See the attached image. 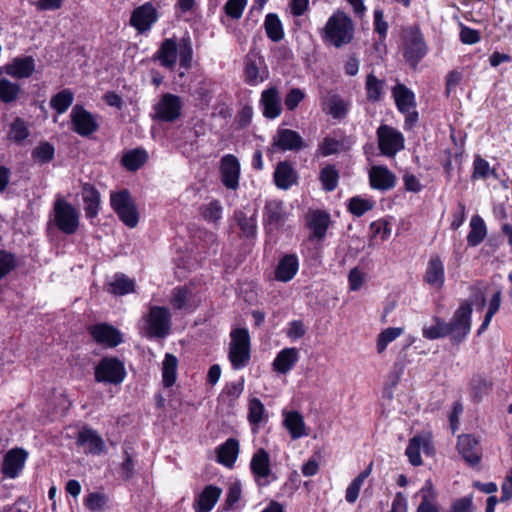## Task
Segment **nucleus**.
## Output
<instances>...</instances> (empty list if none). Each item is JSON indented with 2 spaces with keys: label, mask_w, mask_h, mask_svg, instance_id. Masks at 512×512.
<instances>
[{
  "label": "nucleus",
  "mask_w": 512,
  "mask_h": 512,
  "mask_svg": "<svg viewBox=\"0 0 512 512\" xmlns=\"http://www.w3.org/2000/svg\"><path fill=\"white\" fill-rule=\"evenodd\" d=\"M250 468L258 480L267 478L271 474L268 452L262 448L258 449L252 456Z\"/></svg>",
  "instance_id": "obj_35"
},
{
  "label": "nucleus",
  "mask_w": 512,
  "mask_h": 512,
  "mask_svg": "<svg viewBox=\"0 0 512 512\" xmlns=\"http://www.w3.org/2000/svg\"><path fill=\"white\" fill-rule=\"evenodd\" d=\"M423 280L435 289H441L445 283V269L441 258L432 255L427 263Z\"/></svg>",
  "instance_id": "obj_23"
},
{
  "label": "nucleus",
  "mask_w": 512,
  "mask_h": 512,
  "mask_svg": "<svg viewBox=\"0 0 512 512\" xmlns=\"http://www.w3.org/2000/svg\"><path fill=\"white\" fill-rule=\"evenodd\" d=\"M94 377L98 383L119 385L126 377L124 363L116 357H104L95 366Z\"/></svg>",
  "instance_id": "obj_4"
},
{
  "label": "nucleus",
  "mask_w": 512,
  "mask_h": 512,
  "mask_svg": "<svg viewBox=\"0 0 512 512\" xmlns=\"http://www.w3.org/2000/svg\"><path fill=\"white\" fill-rule=\"evenodd\" d=\"M487 228L484 220L479 215L472 216L470 231L467 235V243L470 247L478 246L486 237Z\"/></svg>",
  "instance_id": "obj_39"
},
{
  "label": "nucleus",
  "mask_w": 512,
  "mask_h": 512,
  "mask_svg": "<svg viewBox=\"0 0 512 512\" xmlns=\"http://www.w3.org/2000/svg\"><path fill=\"white\" fill-rule=\"evenodd\" d=\"M110 203L112 209L126 226L129 228L137 226L139 215L137 207L128 190L111 192Z\"/></svg>",
  "instance_id": "obj_3"
},
{
  "label": "nucleus",
  "mask_w": 512,
  "mask_h": 512,
  "mask_svg": "<svg viewBox=\"0 0 512 512\" xmlns=\"http://www.w3.org/2000/svg\"><path fill=\"white\" fill-rule=\"evenodd\" d=\"M134 281L125 274H116L109 283V292L115 295H125L134 291Z\"/></svg>",
  "instance_id": "obj_45"
},
{
  "label": "nucleus",
  "mask_w": 512,
  "mask_h": 512,
  "mask_svg": "<svg viewBox=\"0 0 512 512\" xmlns=\"http://www.w3.org/2000/svg\"><path fill=\"white\" fill-rule=\"evenodd\" d=\"M402 332V328L398 327H389L383 330L377 339L376 347L378 353H382L386 349L387 345L398 338Z\"/></svg>",
  "instance_id": "obj_55"
},
{
  "label": "nucleus",
  "mask_w": 512,
  "mask_h": 512,
  "mask_svg": "<svg viewBox=\"0 0 512 512\" xmlns=\"http://www.w3.org/2000/svg\"><path fill=\"white\" fill-rule=\"evenodd\" d=\"M378 147L382 155L394 157L399 151L404 149V136L397 129L382 124L376 131Z\"/></svg>",
  "instance_id": "obj_8"
},
{
  "label": "nucleus",
  "mask_w": 512,
  "mask_h": 512,
  "mask_svg": "<svg viewBox=\"0 0 512 512\" xmlns=\"http://www.w3.org/2000/svg\"><path fill=\"white\" fill-rule=\"evenodd\" d=\"M429 444V439L421 435H416L409 441L405 454L413 466H419L422 464L420 451L423 449L424 452H427Z\"/></svg>",
  "instance_id": "obj_37"
},
{
  "label": "nucleus",
  "mask_w": 512,
  "mask_h": 512,
  "mask_svg": "<svg viewBox=\"0 0 512 512\" xmlns=\"http://www.w3.org/2000/svg\"><path fill=\"white\" fill-rule=\"evenodd\" d=\"M148 154L144 149L130 150L122 158L123 165L130 171L139 169L147 160Z\"/></svg>",
  "instance_id": "obj_46"
},
{
  "label": "nucleus",
  "mask_w": 512,
  "mask_h": 512,
  "mask_svg": "<svg viewBox=\"0 0 512 512\" xmlns=\"http://www.w3.org/2000/svg\"><path fill=\"white\" fill-rule=\"evenodd\" d=\"M54 222L61 232L72 235L79 228V211L66 200L58 199L54 204Z\"/></svg>",
  "instance_id": "obj_5"
},
{
  "label": "nucleus",
  "mask_w": 512,
  "mask_h": 512,
  "mask_svg": "<svg viewBox=\"0 0 512 512\" xmlns=\"http://www.w3.org/2000/svg\"><path fill=\"white\" fill-rule=\"evenodd\" d=\"M266 34L273 42H279L284 37L282 23L274 13H269L264 22Z\"/></svg>",
  "instance_id": "obj_44"
},
{
  "label": "nucleus",
  "mask_w": 512,
  "mask_h": 512,
  "mask_svg": "<svg viewBox=\"0 0 512 512\" xmlns=\"http://www.w3.org/2000/svg\"><path fill=\"white\" fill-rule=\"evenodd\" d=\"M457 448L465 462L471 466L478 465L481 458V448L475 437L470 434L458 437Z\"/></svg>",
  "instance_id": "obj_17"
},
{
  "label": "nucleus",
  "mask_w": 512,
  "mask_h": 512,
  "mask_svg": "<svg viewBox=\"0 0 512 512\" xmlns=\"http://www.w3.org/2000/svg\"><path fill=\"white\" fill-rule=\"evenodd\" d=\"M299 360V351L295 347L284 348L276 355L272 366L274 371L287 374Z\"/></svg>",
  "instance_id": "obj_28"
},
{
  "label": "nucleus",
  "mask_w": 512,
  "mask_h": 512,
  "mask_svg": "<svg viewBox=\"0 0 512 512\" xmlns=\"http://www.w3.org/2000/svg\"><path fill=\"white\" fill-rule=\"evenodd\" d=\"M372 472V463H370L347 487L345 499L348 503H355L359 497L360 489L364 481Z\"/></svg>",
  "instance_id": "obj_43"
},
{
  "label": "nucleus",
  "mask_w": 512,
  "mask_h": 512,
  "mask_svg": "<svg viewBox=\"0 0 512 512\" xmlns=\"http://www.w3.org/2000/svg\"><path fill=\"white\" fill-rule=\"evenodd\" d=\"M29 135L28 124L22 118H15L9 125L7 137L11 142L22 145Z\"/></svg>",
  "instance_id": "obj_40"
},
{
  "label": "nucleus",
  "mask_w": 512,
  "mask_h": 512,
  "mask_svg": "<svg viewBox=\"0 0 512 512\" xmlns=\"http://www.w3.org/2000/svg\"><path fill=\"white\" fill-rule=\"evenodd\" d=\"M283 425L293 440L309 435L304 418L298 411L284 412Z\"/></svg>",
  "instance_id": "obj_26"
},
{
  "label": "nucleus",
  "mask_w": 512,
  "mask_h": 512,
  "mask_svg": "<svg viewBox=\"0 0 512 512\" xmlns=\"http://www.w3.org/2000/svg\"><path fill=\"white\" fill-rule=\"evenodd\" d=\"M183 102L178 95L163 94L154 106L156 118L164 122H174L181 116Z\"/></svg>",
  "instance_id": "obj_12"
},
{
  "label": "nucleus",
  "mask_w": 512,
  "mask_h": 512,
  "mask_svg": "<svg viewBox=\"0 0 512 512\" xmlns=\"http://www.w3.org/2000/svg\"><path fill=\"white\" fill-rule=\"evenodd\" d=\"M158 12L151 2L136 7L130 18V25L135 28L139 34L148 32L158 20Z\"/></svg>",
  "instance_id": "obj_11"
},
{
  "label": "nucleus",
  "mask_w": 512,
  "mask_h": 512,
  "mask_svg": "<svg viewBox=\"0 0 512 512\" xmlns=\"http://www.w3.org/2000/svg\"><path fill=\"white\" fill-rule=\"evenodd\" d=\"M77 442L86 447V451L93 455H99L105 451V443L101 436L93 429L84 428L79 432Z\"/></svg>",
  "instance_id": "obj_27"
},
{
  "label": "nucleus",
  "mask_w": 512,
  "mask_h": 512,
  "mask_svg": "<svg viewBox=\"0 0 512 512\" xmlns=\"http://www.w3.org/2000/svg\"><path fill=\"white\" fill-rule=\"evenodd\" d=\"M322 109L333 119L341 120L345 118L350 110L351 103L336 93H328L322 97Z\"/></svg>",
  "instance_id": "obj_15"
},
{
  "label": "nucleus",
  "mask_w": 512,
  "mask_h": 512,
  "mask_svg": "<svg viewBox=\"0 0 512 512\" xmlns=\"http://www.w3.org/2000/svg\"><path fill=\"white\" fill-rule=\"evenodd\" d=\"M396 106L401 113L409 112L416 107L415 94L403 84H397L392 89Z\"/></svg>",
  "instance_id": "obj_31"
},
{
  "label": "nucleus",
  "mask_w": 512,
  "mask_h": 512,
  "mask_svg": "<svg viewBox=\"0 0 512 512\" xmlns=\"http://www.w3.org/2000/svg\"><path fill=\"white\" fill-rule=\"evenodd\" d=\"M171 328V314L166 307L152 306L145 317V333L149 338H164Z\"/></svg>",
  "instance_id": "obj_6"
},
{
  "label": "nucleus",
  "mask_w": 512,
  "mask_h": 512,
  "mask_svg": "<svg viewBox=\"0 0 512 512\" xmlns=\"http://www.w3.org/2000/svg\"><path fill=\"white\" fill-rule=\"evenodd\" d=\"M418 495L421 497V502L418 505L416 512H440V508L437 503V493L431 480L425 481L424 485L419 490Z\"/></svg>",
  "instance_id": "obj_30"
},
{
  "label": "nucleus",
  "mask_w": 512,
  "mask_h": 512,
  "mask_svg": "<svg viewBox=\"0 0 512 512\" xmlns=\"http://www.w3.org/2000/svg\"><path fill=\"white\" fill-rule=\"evenodd\" d=\"M170 303L174 309L194 310L195 301L192 290L187 286L176 287L172 291Z\"/></svg>",
  "instance_id": "obj_36"
},
{
  "label": "nucleus",
  "mask_w": 512,
  "mask_h": 512,
  "mask_svg": "<svg viewBox=\"0 0 512 512\" xmlns=\"http://www.w3.org/2000/svg\"><path fill=\"white\" fill-rule=\"evenodd\" d=\"M73 100V92L69 89H64L51 98L50 104L58 114H63L72 105Z\"/></svg>",
  "instance_id": "obj_47"
},
{
  "label": "nucleus",
  "mask_w": 512,
  "mask_h": 512,
  "mask_svg": "<svg viewBox=\"0 0 512 512\" xmlns=\"http://www.w3.org/2000/svg\"><path fill=\"white\" fill-rule=\"evenodd\" d=\"M178 360L173 354L167 353L162 363L163 385L167 388L174 385L177 379Z\"/></svg>",
  "instance_id": "obj_42"
},
{
  "label": "nucleus",
  "mask_w": 512,
  "mask_h": 512,
  "mask_svg": "<svg viewBox=\"0 0 512 512\" xmlns=\"http://www.w3.org/2000/svg\"><path fill=\"white\" fill-rule=\"evenodd\" d=\"M90 333L98 344L106 347H116L123 341L120 331L106 323L92 326Z\"/></svg>",
  "instance_id": "obj_18"
},
{
  "label": "nucleus",
  "mask_w": 512,
  "mask_h": 512,
  "mask_svg": "<svg viewBox=\"0 0 512 512\" xmlns=\"http://www.w3.org/2000/svg\"><path fill=\"white\" fill-rule=\"evenodd\" d=\"M447 512H473V497L470 495L455 500Z\"/></svg>",
  "instance_id": "obj_64"
},
{
  "label": "nucleus",
  "mask_w": 512,
  "mask_h": 512,
  "mask_svg": "<svg viewBox=\"0 0 512 512\" xmlns=\"http://www.w3.org/2000/svg\"><path fill=\"white\" fill-rule=\"evenodd\" d=\"M16 266L15 255L6 250H0V281L12 272Z\"/></svg>",
  "instance_id": "obj_59"
},
{
  "label": "nucleus",
  "mask_w": 512,
  "mask_h": 512,
  "mask_svg": "<svg viewBox=\"0 0 512 512\" xmlns=\"http://www.w3.org/2000/svg\"><path fill=\"white\" fill-rule=\"evenodd\" d=\"M470 386L474 397L476 399H481L490 392L492 382L482 375H475L471 379Z\"/></svg>",
  "instance_id": "obj_52"
},
{
  "label": "nucleus",
  "mask_w": 512,
  "mask_h": 512,
  "mask_svg": "<svg viewBox=\"0 0 512 512\" xmlns=\"http://www.w3.org/2000/svg\"><path fill=\"white\" fill-rule=\"evenodd\" d=\"M299 268L298 258L295 254L284 255L275 270V279L288 282L294 278Z\"/></svg>",
  "instance_id": "obj_29"
},
{
  "label": "nucleus",
  "mask_w": 512,
  "mask_h": 512,
  "mask_svg": "<svg viewBox=\"0 0 512 512\" xmlns=\"http://www.w3.org/2000/svg\"><path fill=\"white\" fill-rule=\"evenodd\" d=\"M55 149L52 144L48 142H41L34 149V158H37L41 163L50 162L54 158Z\"/></svg>",
  "instance_id": "obj_62"
},
{
  "label": "nucleus",
  "mask_w": 512,
  "mask_h": 512,
  "mask_svg": "<svg viewBox=\"0 0 512 512\" xmlns=\"http://www.w3.org/2000/svg\"><path fill=\"white\" fill-rule=\"evenodd\" d=\"M265 408L258 398H252L248 405V420L251 425H258L263 421Z\"/></svg>",
  "instance_id": "obj_56"
},
{
  "label": "nucleus",
  "mask_w": 512,
  "mask_h": 512,
  "mask_svg": "<svg viewBox=\"0 0 512 512\" xmlns=\"http://www.w3.org/2000/svg\"><path fill=\"white\" fill-rule=\"evenodd\" d=\"M28 453L20 448L9 450L2 462V473L8 478H15L23 469Z\"/></svg>",
  "instance_id": "obj_20"
},
{
  "label": "nucleus",
  "mask_w": 512,
  "mask_h": 512,
  "mask_svg": "<svg viewBox=\"0 0 512 512\" xmlns=\"http://www.w3.org/2000/svg\"><path fill=\"white\" fill-rule=\"evenodd\" d=\"M428 51L427 44L423 34L416 27L406 31L404 36V53L405 60L413 67L426 56Z\"/></svg>",
  "instance_id": "obj_7"
},
{
  "label": "nucleus",
  "mask_w": 512,
  "mask_h": 512,
  "mask_svg": "<svg viewBox=\"0 0 512 512\" xmlns=\"http://www.w3.org/2000/svg\"><path fill=\"white\" fill-rule=\"evenodd\" d=\"M245 81L255 86L264 81V77L260 75L258 65L255 60L248 57L245 61Z\"/></svg>",
  "instance_id": "obj_57"
},
{
  "label": "nucleus",
  "mask_w": 512,
  "mask_h": 512,
  "mask_svg": "<svg viewBox=\"0 0 512 512\" xmlns=\"http://www.w3.org/2000/svg\"><path fill=\"white\" fill-rule=\"evenodd\" d=\"M338 179L339 173L333 165H327L320 171V181L326 191L331 192L335 190Z\"/></svg>",
  "instance_id": "obj_51"
},
{
  "label": "nucleus",
  "mask_w": 512,
  "mask_h": 512,
  "mask_svg": "<svg viewBox=\"0 0 512 512\" xmlns=\"http://www.w3.org/2000/svg\"><path fill=\"white\" fill-rule=\"evenodd\" d=\"M81 197L84 202L85 215L89 219L95 218L100 210L101 197L99 191L91 184L81 186Z\"/></svg>",
  "instance_id": "obj_25"
},
{
  "label": "nucleus",
  "mask_w": 512,
  "mask_h": 512,
  "mask_svg": "<svg viewBox=\"0 0 512 512\" xmlns=\"http://www.w3.org/2000/svg\"><path fill=\"white\" fill-rule=\"evenodd\" d=\"M21 87L5 78L0 79V100L4 103H11L18 98Z\"/></svg>",
  "instance_id": "obj_48"
},
{
  "label": "nucleus",
  "mask_w": 512,
  "mask_h": 512,
  "mask_svg": "<svg viewBox=\"0 0 512 512\" xmlns=\"http://www.w3.org/2000/svg\"><path fill=\"white\" fill-rule=\"evenodd\" d=\"M385 81L378 79L374 74H368L365 82L367 100L379 102L384 95Z\"/></svg>",
  "instance_id": "obj_41"
},
{
  "label": "nucleus",
  "mask_w": 512,
  "mask_h": 512,
  "mask_svg": "<svg viewBox=\"0 0 512 512\" xmlns=\"http://www.w3.org/2000/svg\"><path fill=\"white\" fill-rule=\"evenodd\" d=\"M396 176L386 166H372L369 171V182L373 189L388 191L395 187Z\"/></svg>",
  "instance_id": "obj_21"
},
{
  "label": "nucleus",
  "mask_w": 512,
  "mask_h": 512,
  "mask_svg": "<svg viewBox=\"0 0 512 512\" xmlns=\"http://www.w3.org/2000/svg\"><path fill=\"white\" fill-rule=\"evenodd\" d=\"M237 224L244 235L247 237L254 236L256 233V221L253 217H247L243 212L235 213Z\"/></svg>",
  "instance_id": "obj_60"
},
{
  "label": "nucleus",
  "mask_w": 512,
  "mask_h": 512,
  "mask_svg": "<svg viewBox=\"0 0 512 512\" xmlns=\"http://www.w3.org/2000/svg\"><path fill=\"white\" fill-rule=\"evenodd\" d=\"M6 74L15 79L29 78L32 75V56L15 57L0 67V75Z\"/></svg>",
  "instance_id": "obj_22"
},
{
  "label": "nucleus",
  "mask_w": 512,
  "mask_h": 512,
  "mask_svg": "<svg viewBox=\"0 0 512 512\" xmlns=\"http://www.w3.org/2000/svg\"><path fill=\"white\" fill-rule=\"evenodd\" d=\"M297 172L290 163L283 161L278 163L274 172V181L278 188L287 190L296 183Z\"/></svg>",
  "instance_id": "obj_33"
},
{
  "label": "nucleus",
  "mask_w": 512,
  "mask_h": 512,
  "mask_svg": "<svg viewBox=\"0 0 512 512\" xmlns=\"http://www.w3.org/2000/svg\"><path fill=\"white\" fill-rule=\"evenodd\" d=\"M329 224L330 215L324 211L316 210L309 216L308 225L317 239L325 237Z\"/></svg>",
  "instance_id": "obj_38"
},
{
  "label": "nucleus",
  "mask_w": 512,
  "mask_h": 512,
  "mask_svg": "<svg viewBox=\"0 0 512 512\" xmlns=\"http://www.w3.org/2000/svg\"><path fill=\"white\" fill-rule=\"evenodd\" d=\"M223 208L218 200H212L210 203L201 207V214L206 221L217 222L222 218Z\"/></svg>",
  "instance_id": "obj_58"
},
{
  "label": "nucleus",
  "mask_w": 512,
  "mask_h": 512,
  "mask_svg": "<svg viewBox=\"0 0 512 512\" xmlns=\"http://www.w3.org/2000/svg\"><path fill=\"white\" fill-rule=\"evenodd\" d=\"M228 358L233 369L240 370L250 360V335L246 328H236L230 333Z\"/></svg>",
  "instance_id": "obj_2"
},
{
  "label": "nucleus",
  "mask_w": 512,
  "mask_h": 512,
  "mask_svg": "<svg viewBox=\"0 0 512 512\" xmlns=\"http://www.w3.org/2000/svg\"><path fill=\"white\" fill-rule=\"evenodd\" d=\"M287 219L284 203L279 200L267 201L264 207V222L269 232L282 227Z\"/></svg>",
  "instance_id": "obj_14"
},
{
  "label": "nucleus",
  "mask_w": 512,
  "mask_h": 512,
  "mask_svg": "<svg viewBox=\"0 0 512 512\" xmlns=\"http://www.w3.org/2000/svg\"><path fill=\"white\" fill-rule=\"evenodd\" d=\"M179 63L182 68L188 70L192 65L193 48L190 37L181 39L178 47Z\"/></svg>",
  "instance_id": "obj_49"
},
{
  "label": "nucleus",
  "mask_w": 512,
  "mask_h": 512,
  "mask_svg": "<svg viewBox=\"0 0 512 512\" xmlns=\"http://www.w3.org/2000/svg\"><path fill=\"white\" fill-rule=\"evenodd\" d=\"M374 207V202L369 199H364L359 196L352 197L349 200L348 210L354 216L361 217L367 211Z\"/></svg>",
  "instance_id": "obj_54"
},
{
  "label": "nucleus",
  "mask_w": 512,
  "mask_h": 512,
  "mask_svg": "<svg viewBox=\"0 0 512 512\" xmlns=\"http://www.w3.org/2000/svg\"><path fill=\"white\" fill-rule=\"evenodd\" d=\"M178 57V44L174 38H166L159 49L153 55V61H159L160 65L168 70H174Z\"/></svg>",
  "instance_id": "obj_19"
},
{
  "label": "nucleus",
  "mask_w": 512,
  "mask_h": 512,
  "mask_svg": "<svg viewBox=\"0 0 512 512\" xmlns=\"http://www.w3.org/2000/svg\"><path fill=\"white\" fill-rule=\"evenodd\" d=\"M490 175L496 177L495 170L490 167V164L487 160L477 155L473 161V172L472 179H487Z\"/></svg>",
  "instance_id": "obj_50"
},
{
  "label": "nucleus",
  "mask_w": 512,
  "mask_h": 512,
  "mask_svg": "<svg viewBox=\"0 0 512 512\" xmlns=\"http://www.w3.org/2000/svg\"><path fill=\"white\" fill-rule=\"evenodd\" d=\"M220 172L221 179L225 187L232 190L238 188L240 163L234 155L227 154L222 157Z\"/></svg>",
  "instance_id": "obj_16"
},
{
  "label": "nucleus",
  "mask_w": 512,
  "mask_h": 512,
  "mask_svg": "<svg viewBox=\"0 0 512 512\" xmlns=\"http://www.w3.org/2000/svg\"><path fill=\"white\" fill-rule=\"evenodd\" d=\"M305 147L301 135L291 129L280 128L272 138V148L277 151H299Z\"/></svg>",
  "instance_id": "obj_13"
},
{
  "label": "nucleus",
  "mask_w": 512,
  "mask_h": 512,
  "mask_svg": "<svg viewBox=\"0 0 512 512\" xmlns=\"http://www.w3.org/2000/svg\"><path fill=\"white\" fill-rule=\"evenodd\" d=\"M72 130L82 137H89L98 130L99 124L95 115L81 105H75L70 113Z\"/></svg>",
  "instance_id": "obj_9"
},
{
  "label": "nucleus",
  "mask_w": 512,
  "mask_h": 512,
  "mask_svg": "<svg viewBox=\"0 0 512 512\" xmlns=\"http://www.w3.org/2000/svg\"><path fill=\"white\" fill-rule=\"evenodd\" d=\"M239 454V442L235 438H228L217 448V461L232 468Z\"/></svg>",
  "instance_id": "obj_32"
},
{
  "label": "nucleus",
  "mask_w": 512,
  "mask_h": 512,
  "mask_svg": "<svg viewBox=\"0 0 512 512\" xmlns=\"http://www.w3.org/2000/svg\"><path fill=\"white\" fill-rule=\"evenodd\" d=\"M85 506L91 511H100L107 504V498L101 493H90L84 500Z\"/></svg>",
  "instance_id": "obj_63"
},
{
  "label": "nucleus",
  "mask_w": 512,
  "mask_h": 512,
  "mask_svg": "<svg viewBox=\"0 0 512 512\" xmlns=\"http://www.w3.org/2000/svg\"><path fill=\"white\" fill-rule=\"evenodd\" d=\"M423 337L429 340L445 337L449 335L447 323L435 318V324L429 327H424L422 330Z\"/></svg>",
  "instance_id": "obj_53"
},
{
  "label": "nucleus",
  "mask_w": 512,
  "mask_h": 512,
  "mask_svg": "<svg viewBox=\"0 0 512 512\" xmlns=\"http://www.w3.org/2000/svg\"><path fill=\"white\" fill-rule=\"evenodd\" d=\"M472 307L468 303L462 304L455 312L453 319L447 323L449 335L456 343L461 342L470 332Z\"/></svg>",
  "instance_id": "obj_10"
},
{
  "label": "nucleus",
  "mask_w": 512,
  "mask_h": 512,
  "mask_svg": "<svg viewBox=\"0 0 512 512\" xmlns=\"http://www.w3.org/2000/svg\"><path fill=\"white\" fill-rule=\"evenodd\" d=\"M221 493L222 490L216 486H206L196 499L195 512H210L220 498Z\"/></svg>",
  "instance_id": "obj_34"
},
{
  "label": "nucleus",
  "mask_w": 512,
  "mask_h": 512,
  "mask_svg": "<svg viewBox=\"0 0 512 512\" xmlns=\"http://www.w3.org/2000/svg\"><path fill=\"white\" fill-rule=\"evenodd\" d=\"M325 38L337 48L350 43L353 38L351 19L343 12L334 13L326 23Z\"/></svg>",
  "instance_id": "obj_1"
},
{
  "label": "nucleus",
  "mask_w": 512,
  "mask_h": 512,
  "mask_svg": "<svg viewBox=\"0 0 512 512\" xmlns=\"http://www.w3.org/2000/svg\"><path fill=\"white\" fill-rule=\"evenodd\" d=\"M260 103L263 107V115L268 119H275L282 112L281 98L276 87L265 89L261 93Z\"/></svg>",
  "instance_id": "obj_24"
},
{
  "label": "nucleus",
  "mask_w": 512,
  "mask_h": 512,
  "mask_svg": "<svg viewBox=\"0 0 512 512\" xmlns=\"http://www.w3.org/2000/svg\"><path fill=\"white\" fill-rule=\"evenodd\" d=\"M305 92L300 88H292L284 98V105L287 110L294 111L305 99Z\"/></svg>",
  "instance_id": "obj_61"
}]
</instances>
